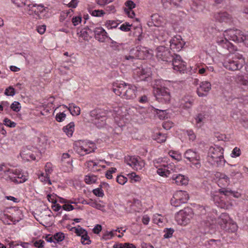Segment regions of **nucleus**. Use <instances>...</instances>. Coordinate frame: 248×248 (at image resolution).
<instances>
[{
  "label": "nucleus",
  "instance_id": "nucleus-63",
  "mask_svg": "<svg viewBox=\"0 0 248 248\" xmlns=\"http://www.w3.org/2000/svg\"><path fill=\"white\" fill-rule=\"evenodd\" d=\"M65 5H67L69 7L75 8L77 7L78 4V1L77 0H72L70 2L68 3H64Z\"/></svg>",
  "mask_w": 248,
  "mask_h": 248
},
{
  "label": "nucleus",
  "instance_id": "nucleus-56",
  "mask_svg": "<svg viewBox=\"0 0 248 248\" xmlns=\"http://www.w3.org/2000/svg\"><path fill=\"white\" fill-rule=\"evenodd\" d=\"M118 25V24L115 21L108 20L107 21L106 23L107 27L110 29L116 28Z\"/></svg>",
  "mask_w": 248,
  "mask_h": 248
},
{
  "label": "nucleus",
  "instance_id": "nucleus-11",
  "mask_svg": "<svg viewBox=\"0 0 248 248\" xmlns=\"http://www.w3.org/2000/svg\"><path fill=\"white\" fill-rule=\"evenodd\" d=\"M224 66L231 71H235L241 69L244 66L243 60L241 62H237V60L229 59L224 62Z\"/></svg>",
  "mask_w": 248,
  "mask_h": 248
},
{
  "label": "nucleus",
  "instance_id": "nucleus-59",
  "mask_svg": "<svg viewBox=\"0 0 248 248\" xmlns=\"http://www.w3.org/2000/svg\"><path fill=\"white\" fill-rule=\"evenodd\" d=\"M125 5L127 7V9L132 10L136 6V4L132 0H128L125 2Z\"/></svg>",
  "mask_w": 248,
  "mask_h": 248
},
{
  "label": "nucleus",
  "instance_id": "nucleus-14",
  "mask_svg": "<svg viewBox=\"0 0 248 248\" xmlns=\"http://www.w3.org/2000/svg\"><path fill=\"white\" fill-rule=\"evenodd\" d=\"M215 19L219 22L232 23L233 19L231 15L226 12H217L214 14Z\"/></svg>",
  "mask_w": 248,
  "mask_h": 248
},
{
  "label": "nucleus",
  "instance_id": "nucleus-18",
  "mask_svg": "<svg viewBox=\"0 0 248 248\" xmlns=\"http://www.w3.org/2000/svg\"><path fill=\"white\" fill-rule=\"evenodd\" d=\"M140 80H145L151 75V71L149 68H138L135 73Z\"/></svg>",
  "mask_w": 248,
  "mask_h": 248
},
{
  "label": "nucleus",
  "instance_id": "nucleus-61",
  "mask_svg": "<svg viewBox=\"0 0 248 248\" xmlns=\"http://www.w3.org/2000/svg\"><path fill=\"white\" fill-rule=\"evenodd\" d=\"M81 21V17L80 16L73 17L72 19V22L74 26L78 25Z\"/></svg>",
  "mask_w": 248,
  "mask_h": 248
},
{
  "label": "nucleus",
  "instance_id": "nucleus-29",
  "mask_svg": "<svg viewBox=\"0 0 248 248\" xmlns=\"http://www.w3.org/2000/svg\"><path fill=\"white\" fill-rule=\"evenodd\" d=\"M220 192L221 193H222L225 196H229L230 195L234 197H238V192H235L234 191H233L231 190H228L226 189H222L220 190Z\"/></svg>",
  "mask_w": 248,
  "mask_h": 248
},
{
  "label": "nucleus",
  "instance_id": "nucleus-37",
  "mask_svg": "<svg viewBox=\"0 0 248 248\" xmlns=\"http://www.w3.org/2000/svg\"><path fill=\"white\" fill-rule=\"evenodd\" d=\"M20 155L22 158L24 160L29 161L30 159L32 160H35V156L32 154H30L28 155V154H26L25 151H22L20 153Z\"/></svg>",
  "mask_w": 248,
  "mask_h": 248
},
{
  "label": "nucleus",
  "instance_id": "nucleus-57",
  "mask_svg": "<svg viewBox=\"0 0 248 248\" xmlns=\"http://www.w3.org/2000/svg\"><path fill=\"white\" fill-rule=\"evenodd\" d=\"M114 235L113 231L109 232H107L102 236V238L104 240H108L111 238Z\"/></svg>",
  "mask_w": 248,
  "mask_h": 248
},
{
  "label": "nucleus",
  "instance_id": "nucleus-42",
  "mask_svg": "<svg viewBox=\"0 0 248 248\" xmlns=\"http://www.w3.org/2000/svg\"><path fill=\"white\" fill-rule=\"evenodd\" d=\"M10 108L13 111L18 112L21 108L20 104L17 101H15L11 104Z\"/></svg>",
  "mask_w": 248,
  "mask_h": 248
},
{
  "label": "nucleus",
  "instance_id": "nucleus-41",
  "mask_svg": "<svg viewBox=\"0 0 248 248\" xmlns=\"http://www.w3.org/2000/svg\"><path fill=\"white\" fill-rule=\"evenodd\" d=\"M237 82L241 85L244 86L248 85V80L243 76H239L237 78Z\"/></svg>",
  "mask_w": 248,
  "mask_h": 248
},
{
  "label": "nucleus",
  "instance_id": "nucleus-16",
  "mask_svg": "<svg viewBox=\"0 0 248 248\" xmlns=\"http://www.w3.org/2000/svg\"><path fill=\"white\" fill-rule=\"evenodd\" d=\"M93 33L95 38L100 42H105L106 39L108 38L107 32L102 27L95 28Z\"/></svg>",
  "mask_w": 248,
  "mask_h": 248
},
{
  "label": "nucleus",
  "instance_id": "nucleus-5",
  "mask_svg": "<svg viewBox=\"0 0 248 248\" xmlns=\"http://www.w3.org/2000/svg\"><path fill=\"white\" fill-rule=\"evenodd\" d=\"M156 57L162 61L170 62L173 60L174 53H172L169 48L159 46L156 48Z\"/></svg>",
  "mask_w": 248,
  "mask_h": 248
},
{
  "label": "nucleus",
  "instance_id": "nucleus-12",
  "mask_svg": "<svg viewBox=\"0 0 248 248\" xmlns=\"http://www.w3.org/2000/svg\"><path fill=\"white\" fill-rule=\"evenodd\" d=\"M170 49L174 51H179L185 44L181 36L174 37L170 40Z\"/></svg>",
  "mask_w": 248,
  "mask_h": 248
},
{
  "label": "nucleus",
  "instance_id": "nucleus-55",
  "mask_svg": "<svg viewBox=\"0 0 248 248\" xmlns=\"http://www.w3.org/2000/svg\"><path fill=\"white\" fill-rule=\"evenodd\" d=\"M129 175L132 183L139 182L140 180V177L139 175H136L134 172L131 173Z\"/></svg>",
  "mask_w": 248,
  "mask_h": 248
},
{
  "label": "nucleus",
  "instance_id": "nucleus-26",
  "mask_svg": "<svg viewBox=\"0 0 248 248\" xmlns=\"http://www.w3.org/2000/svg\"><path fill=\"white\" fill-rule=\"evenodd\" d=\"M76 152L80 155H85L88 154L90 153L94 152V148L92 150H89L88 149L84 148L82 146H76L75 148Z\"/></svg>",
  "mask_w": 248,
  "mask_h": 248
},
{
  "label": "nucleus",
  "instance_id": "nucleus-2",
  "mask_svg": "<svg viewBox=\"0 0 248 248\" xmlns=\"http://www.w3.org/2000/svg\"><path fill=\"white\" fill-rule=\"evenodd\" d=\"M223 149L215 145L209 148L207 156V161L213 165H221L225 162L223 155Z\"/></svg>",
  "mask_w": 248,
  "mask_h": 248
},
{
  "label": "nucleus",
  "instance_id": "nucleus-28",
  "mask_svg": "<svg viewBox=\"0 0 248 248\" xmlns=\"http://www.w3.org/2000/svg\"><path fill=\"white\" fill-rule=\"evenodd\" d=\"M136 162L134 163L132 168L136 170H141L145 165L144 161L140 157H136Z\"/></svg>",
  "mask_w": 248,
  "mask_h": 248
},
{
  "label": "nucleus",
  "instance_id": "nucleus-39",
  "mask_svg": "<svg viewBox=\"0 0 248 248\" xmlns=\"http://www.w3.org/2000/svg\"><path fill=\"white\" fill-rule=\"evenodd\" d=\"M174 230L172 228H166L165 229L164 232V237L165 238H170L172 236V234L173 233Z\"/></svg>",
  "mask_w": 248,
  "mask_h": 248
},
{
  "label": "nucleus",
  "instance_id": "nucleus-32",
  "mask_svg": "<svg viewBox=\"0 0 248 248\" xmlns=\"http://www.w3.org/2000/svg\"><path fill=\"white\" fill-rule=\"evenodd\" d=\"M157 172L161 176L169 177V175L171 174V170H165L164 167L160 168L157 169Z\"/></svg>",
  "mask_w": 248,
  "mask_h": 248
},
{
  "label": "nucleus",
  "instance_id": "nucleus-60",
  "mask_svg": "<svg viewBox=\"0 0 248 248\" xmlns=\"http://www.w3.org/2000/svg\"><path fill=\"white\" fill-rule=\"evenodd\" d=\"M45 242L42 240L36 241L34 243V246L38 248H42L44 246Z\"/></svg>",
  "mask_w": 248,
  "mask_h": 248
},
{
  "label": "nucleus",
  "instance_id": "nucleus-25",
  "mask_svg": "<svg viewBox=\"0 0 248 248\" xmlns=\"http://www.w3.org/2000/svg\"><path fill=\"white\" fill-rule=\"evenodd\" d=\"M75 124L74 122H70L67 125L63 127V132L68 136L71 137L74 131Z\"/></svg>",
  "mask_w": 248,
  "mask_h": 248
},
{
  "label": "nucleus",
  "instance_id": "nucleus-50",
  "mask_svg": "<svg viewBox=\"0 0 248 248\" xmlns=\"http://www.w3.org/2000/svg\"><path fill=\"white\" fill-rule=\"evenodd\" d=\"M156 138L155 139L157 140L158 142H163L166 140V136L165 134H162L161 133H158L156 134Z\"/></svg>",
  "mask_w": 248,
  "mask_h": 248
},
{
  "label": "nucleus",
  "instance_id": "nucleus-49",
  "mask_svg": "<svg viewBox=\"0 0 248 248\" xmlns=\"http://www.w3.org/2000/svg\"><path fill=\"white\" fill-rule=\"evenodd\" d=\"M66 117V114L64 112H59L56 115V120L58 122H62Z\"/></svg>",
  "mask_w": 248,
  "mask_h": 248
},
{
  "label": "nucleus",
  "instance_id": "nucleus-3",
  "mask_svg": "<svg viewBox=\"0 0 248 248\" xmlns=\"http://www.w3.org/2000/svg\"><path fill=\"white\" fill-rule=\"evenodd\" d=\"M218 223L222 229L228 232H235L237 230V224L230 220L228 214L226 213L220 215Z\"/></svg>",
  "mask_w": 248,
  "mask_h": 248
},
{
  "label": "nucleus",
  "instance_id": "nucleus-34",
  "mask_svg": "<svg viewBox=\"0 0 248 248\" xmlns=\"http://www.w3.org/2000/svg\"><path fill=\"white\" fill-rule=\"evenodd\" d=\"M153 108L155 109V111H156V113L158 115V116L160 119H165V118H168L167 116L166 110L155 108Z\"/></svg>",
  "mask_w": 248,
  "mask_h": 248
},
{
  "label": "nucleus",
  "instance_id": "nucleus-1",
  "mask_svg": "<svg viewBox=\"0 0 248 248\" xmlns=\"http://www.w3.org/2000/svg\"><path fill=\"white\" fill-rule=\"evenodd\" d=\"M224 37H217V43L224 48L227 49L230 52L232 53L236 50V47L234 46L229 40L237 43L243 42L248 47V34L244 33L238 30H229L225 31Z\"/></svg>",
  "mask_w": 248,
  "mask_h": 248
},
{
  "label": "nucleus",
  "instance_id": "nucleus-45",
  "mask_svg": "<svg viewBox=\"0 0 248 248\" xmlns=\"http://www.w3.org/2000/svg\"><path fill=\"white\" fill-rule=\"evenodd\" d=\"M5 94L7 96H14L15 94V90L12 87L10 86L5 90Z\"/></svg>",
  "mask_w": 248,
  "mask_h": 248
},
{
  "label": "nucleus",
  "instance_id": "nucleus-17",
  "mask_svg": "<svg viewBox=\"0 0 248 248\" xmlns=\"http://www.w3.org/2000/svg\"><path fill=\"white\" fill-rule=\"evenodd\" d=\"M27 10L28 14L30 15L33 14L38 15L39 13H43L45 10L44 5L42 4H30L28 5Z\"/></svg>",
  "mask_w": 248,
  "mask_h": 248
},
{
  "label": "nucleus",
  "instance_id": "nucleus-40",
  "mask_svg": "<svg viewBox=\"0 0 248 248\" xmlns=\"http://www.w3.org/2000/svg\"><path fill=\"white\" fill-rule=\"evenodd\" d=\"M72 12L71 9H69L68 11H62L60 14V21L63 22Z\"/></svg>",
  "mask_w": 248,
  "mask_h": 248
},
{
  "label": "nucleus",
  "instance_id": "nucleus-15",
  "mask_svg": "<svg viewBox=\"0 0 248 248\" xmlns=\"http://www.w3.org/2000/svg\"><path fill=\"white\" fill-rule=\"evenodd\" d=\"M211 89V84L209 82L203 81L201 83L199 87L197 88V93L200 97L205 96Z\"/></svg>",
  "mask_w": 248,
  "mask_h": 248
},
{
  "label": "nucleus",
  "instance_id": "nucleus-46",
  "mask_svg": "<svg viewBox=\"0 0 248 248\" xmlns=\"http://www.w3.org/2000/svg\"><path fill=\"white\" fill-rule=\"evenodd\" d=\"M169 154L171 157H172L173 158H174L178 161H180L182 159L181 155L179 154L176 153L174 151H170L169 153Z\"/></svg>",
  "mask_w": 248,
  "mask_h": 248
},
{
  "label": "nucleus",
  "instance_id": "nucleus-36",
  "mask_svg": "<svg viewBox=\"0 0 248 248\" xmlns=\"http://www.w3.org/2000/svg\"><path fill=\"white\" fill-rule=\"evenodd\" d=\"M97 178L96 176L92 175H86L85 176L84 181L87 184H92L95 183L96 181Z\"/></svg>",
  "mask_w": 248,
  "mask_h": 248
},
{
  "label": "nucleus",
  "instance_id": "nucleus-13",
  "mask_svg": "<svg viewBox=\"0 0 248 248\" xmlns=\"http://www.w3.org/2000/svg\"><path fill=\"white\" fill-rule=\"evenodd\" d=\"M123 88H126L125 91L123 93V98L126 99H133L136 96L137 87L131 84H127L126 87L122 86Z\"/></svg>",
  "mask_w": 248,
  "mask_h": 248
},
{
  "label": "nucleus",
  "instance_id": "nucleus-4",
  "mask_svg": "<svg viewBox=\"0 0 248 248\" xmlns=\"http://www.w3.org/2000/svg\"><path fill=\"white\" fill-rule=\"evenodd\" d=\"M93 118L92 121L98 128L103 127L106 124V113L100 109H94L90 112Z\"/></svg>",
  "mask_w": 248,
  "mask_h": 248
},
{
  "label": "nucleus",
  "instance_id": "nucleus-58",
  "mask_svg": "<svg viewBox=\"0 0 248 248\" xmlns=\"http://www.w3.org/2000/svg\"><path fill=\"white\" fill-rule=\"evenodd\" d=\"M241 154V151L239 148L235 147L232 151V157H237L239 156Z\"/></svg>",
  "mask_w": 248,
  "mask_h": 248
},
{
  "label": "nucleus",
  "instance_id": "nucleus-22",
  "mask_svg": "<svg viewBox=\"0 0 248 248\" xmlns=\"http://www.w3.org/2000/svg\"><path fill=\"white\" fill-rule=\"evenodd\" d=\"M174 195L175 198L179 201H180L183 203H186L189 199L188 194L186 191L179 190L176 191Z\"/></svg>",
  "mask_w": 248,
  "mask_h": 248
},
{
  "label": "nucleus",
  "instance_id": "nucleus-48",
  "mask_svg": "<svg viewBox=\"0 0 248 248\" xmlns=\"http://www.w3.org/2000/svg\"><path fill=\"white\" fill-rule=\"evenodd\" d=\"M234 60H237V62H241L243 60L244 61V65L246 63L245 58L243 56L242 54H240L238 52H236L234 54V57L232 58Z\"/></svg>",
  "mask_w": 248,
  "mask_h": 248
},
{
  "label": "nucleus",
  "instance_id": "nucleus-53",
  "mask_svg": "<svg viewBox=\"0 0 248 248\" xmlns=\"http://www.w3.org/2000/svg\"><path fill=\"white\" fill-rule=\"evenodd\" d=\"M132 26V25L129 24V23L125 22L124 24H122L119 29L124 31H128L130 30V27Z\"/></svg>",
  "mask_w": 248,
  "mask_h": 248
},
{
  "label": "nucleus",
  "instance_id": "nucleus-20",
  "mask_svg": "<svg viewBox=\"0 0 248 248\" xmlns=\"http://www.w3.org/2000/svg\"><path fill=\"white\" fill-rule=\"evenodd\" d=\"M13 172H14V183L16 184H21L25 182L27 180L26 176L24 175L22 173L20 170L15 169H13Z\"/></svg>",
  "mask_w": 248,
  "mask_h": 248
},
{
  "label": "nucleus",
  "instance_id": "nucleus-7",
  "mask_svg": "<svg viewBox=\"0 0 248 248\" xmlns=\"http://www.w3.org/2000/svg\"><path fill=\"white\" fill-rule=\"evenodd\" d=\"M155 94L158 102L168 103L170 100V90L168 88L161 87L155 90Z\"/></svg>",
  "mask_w": 248,
  "mask_h": 248
},
{
  "label": "nucleus",
  "instance_id": "nucleus-47",
  "mask_svg": "<svg viewBox=\"0 0 248 248\" xmlns=\"http://www.w3.org/2000/svg\"><path fill=\"white\" fill-rule=\"evenodd\" d=\"M93 192L95 195L98 197H103L104 195L103 191L102 189V187L101 186H100V187L93 189Z\"/></svg>",
  "mask_w": 248,
  "mask_h": 248
},
{
  "label": "nucleus",
  "instance_id": "nucleus-33",
  "mask_svg": "<svg viewBox=\"0 0 248 248\" xmlns=\"http://www.w3.org/2000/svg\"><path fill=\"white\" fill-rule=\"evenodd\" d=\"M92 241L88 235L87 231L81 236V243L83 245H89Z\"/></svg>",
  "mask_w": 248,
  "mask_h": 248
},
{
  "label": "nucleus",
  "instance_id": "nucleus-21",
  "mask_svg": "<svg viewBox=\"0 0 248 248\" xmlns=\"http://www.w3.org/2000/svg\"><path fill=\"white\" fill-rule=\"evenodd\" d=\"M127 84L128 83L125 82L116 83L115 85H113L112 91L116 95L121 96L123 98V93H124V92L125 91V89L126 88H123L122 86L126 87Z\"/></svg>",
  "mask_w": 248,
  "mask_h": 248
},
{
  "label": "nucleus",
  "instance_id": "nucleus-27",
  "mask_svg": "<svg viewBox=\"0 0 248 248\" xmlns=\"http://www.w3.org/2000/svg\"><path fill=\"white\" fill-rule=\"evenodd\" d=\"M152 23L155 26L159 27L162 25V18L157 14L153 15L151 17Z\"/></svg>",
  "mask_w": 248,
  "mask_h": 248
},
{
  "label": "nucleus",
  "instance_id": "nucleus-19",
  "mask_svg": "<svg viewBox=\"0 0 248 248\" xmlns=\"http://www.w3.org/2000/svg\"><path fill=\"white\" fill-rule=\"evenodd\" d=\"M171 178L173 181L172 183L177 185H186L188 184V178L182 174H173Z\"/></svg>",
  "mask_w": 248,
  "mask_h": 248
},
{
  "label": "nucleus",
  "instance_id": "nucleus-6",
  "mask_svg": "<svg viewBox=\"0 0 248 248\" xmlns=\"http://www.w3.org/2000/svg\"><path fill=\"white\" fill-rule=\"evenodd\" d=\"M193 215V211L191 208H185L183 210L178 212L176 218L178 221L181 224H188Z\"/></svg>",
  "mask_w": 248,
  "mask_h": 248
},
{
  "label": "nucleus",
  "instance_id": "nucleus-35",
  "mask_svg": "<svg viewBox=\"0 0 248 248\" xmlns=\"http://www.w3.org/2000/svg\"><path fill=\"white\" fill-rule=\"evenodd\" d=\"M55 243H59L63 241L65 238L64 234L62 232H57L53 235Z\"/></svg>",
  "mask_w": 248,
  "mask_h": 248
},
{
  "label": "nucleus",
  "instance_id": "nucleus-62",
  "mask_svg": "<svg viewBox=\"0 0 248 248\" xmlns=\"http://www.w3.org/2000/svg\"><path fill=\"white\" fill-rule=\"evenodd\" d=\"M102 227L100 224H97L95 226L93 230V232L95 234H99V232L102 231Z\"/></svg>",
  "mask_w": 248,
  "mask_h": 248
},
{
  "label": "nucleus",
  "instance_id": "nucleus-38",
  "mask_svg": "<svg viewBox=\"0 0 248 248\" xmlns=\"http://www.w3.org/2000/svg\"><path fill=\"white\" fill-rule=\"evenodd\" d=\"M136 157L127 156L124 158V162L128 165L132 167L134 163L136 162Z\"/></svg>",
  "mask_w": 248,
  "mask_h": 248
},
{
  "label": "nucleus",
  "instance_id": "nucleus-52",
  "mask_svg": "<svg viewBox=\"0 0 248 248\" xmlns=\"http://www.w3.org/2000/svg\"><path fill=\"white\" fill-rule=\"evenodd\" d=\"M92 16H103L105 13L102 10H94L90 12Z\"/></svg>",
  "mask_w": 248,
  "mask_h": 248
},
{
  "label": "nucleus",
  "instance_id": "nucleus-23",
  "mask_svg": "<svg viewBox=\"0 0 248 248\" xmlns=\"http://www.w3.org/2000/svg\"><path fill=\"white\" fill-rule=\"evenodd\" d=\"M1 178L7 181H11L14 182V172L13 169H8L4 171V172L0 173Z\"/></svg>",
  "mask_w": 248,
  "mask_h": 248
},
{
  "label": "nucleus",
  "instance_id": "nucleus-30",
  "mask_svg": "<svg viewBox=\"0 0 248 248\" xmlns=\"http://www.w3.org/2000/svg\"><path fill=\"white\" fill-rule=\"evenodd\" d=\"M205 115L204 113H199L195 117L196 123L197 124H199L200 127L202 125V122L205 118Z\"/></svg>",
  "mask_w": 248,
  "mask_h": 248
},
{
  "label": "nucleus",
  "instance_id": "nucleus-8",
  "mask_svg": "<svg viewBox=\"0 0 248 248\" xmlns=\"http://www.w3.org/2000/svg\"><path fill=\"white\" fill-rule=\"evenodd\" d=\"M184 157L191 162L197 168L201 167L200 156L199 154L191 149L186 150L184 155Z\"/></svg>",
  "mask_w": 248,
  "mask_h": 248
},
{
  "label": "nucleus",
  "instance_id": "nucleus-64",
  "mask_svg": "<svg viewBox=\"0 0 248 248\" xmlns=\"http://www.w3.org/2000/svg\"><path fill=\"white\" fill-rule=\"evenodd\" d=\"M112 1L113 0H96L97 3L101 6H104Z\"/></svg>",
  "mask_w": 248,
  "mask_h": 248
},
{
  "label": "nucleus",
  "instance_id": "nucleus-24",
  "mask_svg": "<svg viewBox=\"0 0 248 248\" xmlns=\"http://www.w3.org/2000/svg\"><path fill=\"white\" fill-rule=\"evenodd\" d=\"M64 107L68 108L73 116L79 115L80 113V108L76 106L74 103L69 104V107L66 106H64Z\"/></svg>",
  "mask_w": 248,
  "mask_h": 248
},
{
  "label": "nucleus",
  "instance_id": "nucleus-10",
  "mask_svg": "<svg viewBox=\"0 0 248 248\" xmlns=\"http://www.w3.org/2000/svg\"><path fill=\"white\" fill-rule=\"evenodd\" d=\"M174 70L183 72L186 70V62L183 61L180 55L175 54L173 57V60L170 61Z\"/></svg>",
  "mask_w": 248,
  "mask_h": 248
},
{
  "label": "nucleus",
  "instance_id": "nucleus-54",
  "mask_svg": "<svg viewBox=\"0 0 248 248\" xmlns=\"http://www.w3.org/2000/svg\"><path fill=\"white\" fill-rule=\"evenodd\" d=\"M127 181V178L124 177L123 175H118L117 177V182L121 185H124Z\"/></svg>",
  "mask_w": 248,
  "mask_h": 248
},
{
  "label": "nucleus",
  "instance_id": "nucleus-9",
  "mask_svg": "<svg viewBox=\"0 0 248 248\" xmlns=\"http://www.w3.org/2000/svg\"><path fill=\"white\" fill-rule=\"evenodd\" d=\"M130 53L134 55L136 59L140 60L145 59L149 54L148 48L141 46L131 49Z\"/></svg>",
  "mask_w": 248,
  "mask_h": 248
},
{
  "label": "nucleus",
  "instance_id": "nucleus-31",
  "mask_svg": "<svg viewBox=\"0 0 248 248\" xmlns=\"http://www.w3.org/2000/svg\"><path fill=\"white\" fill-rule=\"evenodd\" d=\"M70 230L72 231H74L77 234V235L80 236H81L85 232H87L86 230L83 229L79 225H78L77 227L72 228Z\"/></svg>",
  "mask_w": 248,
  "mask_h": 248
},
{
  "label": "nucleus",
  "instance_id": "nucleus-51",
  "mask_svg": "<svg viewBox=\"0 0 248 248\" xmlns=\"http://www.w3.org/2000/svg\"><path fill=\"white\" fill-rule=\"evenodd\" d=\"M4 124L9 127H15L16 125V123L11 121L10 119L8 118H5L4 121Z\"/></svg>",
  "mask_w": 248,
  "mask_h": 248
},
{
  "label": "nucleus",
  "instance_id": "nucleus-43",
  "mask_svg": "<svg viewBox=\"0 0 248 248\" xmlns=\"http://www.w3.org/2000/svg\"><path fill=\"white\" fill-rule=\"evenodd\" d=\"M45 171L46 172V178H49V174L52 171V164L50 162L46 163L45 166Z\"/></svg>",
  "mask_w": 248,
  "mask_h": 248
},
{
  "label": "nucleus",
  "instance_id": "nucleus-44",
  "mask_svg": "<svg viewBox=\"0 0 248 248\" xmlns=\"http://www.w3.org/2000/svg\"><path fill=\"white\" fill-rule=\"evenodd\" d=\"M170 203L172 206L178 207L183 203L181 202L180 201H179L178 199H176L175 197V195L173 194V197L170 200Z\"/></svg>",
  "mask_w": 248,
  "mask_h": 248
}]
</instances>
